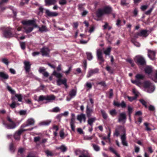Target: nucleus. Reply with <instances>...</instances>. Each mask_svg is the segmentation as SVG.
<instances>
[{
  "instance_id": "nucleus-58",
  "label": "nucleus",
  "mask_w": 157,
  "mask_h": 157,
  "mask_svg": "<svg viewBox=\"0 0 157 157\" xmlns=\"http://www.w3.org/2000/svg\"><path fill=\"white\" fill-rule=\"evenodd\" d=\"M10 150L12 152H13L14 150V149L13 147V145L12 144H11L10 145Z\"/></svg>"
},
{
  "instance_id": "nucleus-50",
  "label": "nucleus",
  "mask_w": 157,
  "mask_h": 157,
  "mask_svg": "<svg viewBox=\"0 0 157 157\" xmlns=\"http://www.w3.org/2000/svg\"><path fill=\"white\" fill-rule=\"evenodd\" d=\"M60 110L59 108L58 107H56L53 108L52 111L53 112H57Z\"/></svg>"
},
{
  "instance_id": "nucleus-19",
  "label": "nucleus",
  "mask_w": 157,
  "mask_h": 157,
  "mask_svg": "<svg viewBox=\"0 0 157 157\" xmlns=\"http://www.w3.org/2000/svg\"><path fill=\"white\" fill-rule=\"evenodd\" d=\"M24 64L26 72H29L30 70L31 65L30 62L29 61H25L24 62Z\"/></svg>"
},
{
  "instance_id": "nucleus-47",
  "label": "nucleus",
  "mask_w": 157,
  "mask_h": 157,
  "mask_svg": "<svg viewBox=\"0 0 157 157\" xmlns=\"http://www.w3.org/2000/svg\"><path fill=\"white\" fill-rule=\"evenodd\" d=\"M132 41L133 42V44L135 46L137 47H140V44L138 42L136 41H133L132 40Z\"/></svg>"
},
{
  "instance_id": "nucleus-31",
  "label": "nucleus",
  "mask_w": 157,
  "mask_h": 157,
  "mask_svg": "<svg viewBox=\"0 0 157 157\" xmlns=\"http://www.w3.org/2000/svg\"><path fill=\"white\" fill-rule=\"evenodd\" d=\"M56 148L57 149H60L63 152L66 151L67 150V148L63 145H62L60 147H56Z\"/></svg>"
},
{
  "instance_id": "nucleus-1",
  "label": "nucleus",
  "mask_w": 157,
  "mask_h": 157,
  "mask_svg": "<svg viewBox=\"0 0 157 157\" xmlns=\"http://www.w3.org/2000/svg\"><path fill=\"white\" fill-rule=\"evenodd\" d=\"M21 23L23 25V28L25 32L27 33H28L32 32L34 27H38L36 24V19H33L32 20H24L21 21Z\"/></svg>"
},
{
  "instance_id": "nucleus-60",
  "label": "nucleus",
  "mask_w": 157,
  "mask_h": 157,
  "mask_svg": "<svg viewBox=\"0 0 157 157\" xmlns=\"http://www.w3.org/2000/svg\"><path fill=\"white\" fill-rule=\"evenodd\" d=\"M40 54V52H34L32 53V55L33 56L35 57L39 55Z\"/></svg>"
},
{
  "instance_id": "nucleus-6",
  "label": "nucleus",
  "mask_w": 157,
  "mask_h": 157,
  "mask_svg": "<svg viewBox=\"0 0 157 157\" xmlns=\"http://www.w3.org/2000/svg\"><path fill=\"white\" fill-rule=\"evenodd\" d=\"M144 77V75L142 74H138L135 76L136 79L135 80L131 81L132 82L138 86H140L141 84V80H143Z\"/></svg>"
},
{
  "instance_id": "nucleus-35",
  "label": "nucleus",
  "mask_w": 157,
  "mask_h": 157,
  "mask_svg": "<svg viewBox=\"0 0 157 157\" xmlns=\"http://www.w3.org/2000/svg\"><path fill=\"white\" fill-rule=\"evenodd\" d=\"M86 54L87 56V58L89 60H90L93 59V56L91 52H87L86 53Z\"/></svg>"
},
{
  "instance_id": "nucleus-10",
  "label": "nucleus",
  "mask_w": 157,
  "mask_h": 157,
  "mask_svg": "<svg viewBox=\"0 0 157 157\" xmlns=\"http://www.w3.org/2000/svg\"><path fill=\"white\" fill-rule=\"evenodd\" d=\"M33 128H29L28 129H22V128L18 130L17 132H16L14 135V138L16 140H19L20 138V136L21 134L24 131H26L27 130L31 131Z\"/></svg>"
},
{
  "instance_id": "nucleus-28",
  "label": "nucleus",
  "mask_w": 157,
  "mask_h": 157,
  "mask_svg": "<svg viewBox=\"0 0 157 157\" xmlns=\"http://www.w3.org/2000/svg\"><path fill=\"white\" fill-rule=\"evenodd\" d=\"M96 120V118L95 117L89 118L87 122L88 124L91 126L93 125V123Z\"/></svg>"
},
{
  "instance_id": "nucleus-44",
  "label": "nucleus",
  "mask_w": 157,
  "mask_h": 157,
  "mask_svg": "<svg viewBox=\"0 0 157 157\" xmlns=\"http://www.w3.org/2000/svg\"><path fill=\"white\" fill-rule=\"evenodd\" d=\"M149 124L147 122H145L144 123V125L146 127V130L148 131H150L151 130V129L148 126Z\"/></svg>"
},
{
  "instance_id": "nucleus-49",
  "label": "nucleus",
  "mask_w": 157,
  "mask_h": 157,
  "mask_svg": "<svg viewBox=\"0 0 157 157\" xmlns=\"http://www.w3.org/2000/svg\"><path fill=\"white\" fill-rule=\"evenodd\" d=\"M128 98L129 100L131 101H132L135 100L137 97H129V96H128Z\"/></svg>"
},
{
  "instance_id": "nucleus-18",
  "label": "nucleus",
  "mask_w": 157,
  "mask_h": 157,
  "mask_svg": "<svg viewBox=\"0 0 157 157\" xmlns=\"http://www.w3.org/2000/svg\"><path fill=\"white\" fill-rule=\"evenodd\" d=\"M155 53L154 51L148 50V56L151 60H154L155 58Z\"/></svg>"
},
{
  "instance_id": "nucleus-16",
  "label": "nucleus",
  "mask_w": 157,
  "mask_h": 157,
  "mask_svg": "<svg viewBox=\"0 0 157 157\" xmlns=\"http://www.w3.org/2000/svg\"><path fill=\"white\" fill-rule=\"evenodd\" d=\"M40 52L41 53L42 56H47L49 54L50 50L48 48L44 47L41 49Z\"/></svg>"
},
{
  "instance_id": "nucleus-34",
  "label": "nucleus",
  "mask_w": 157,
  "mask_h": 157,
  "mask_svg": "<svg viewBox=\"0 0 157 157\" xmlns=\"http://www.w3.org/2000/svg\"><path fill=\"white\" fill-rule=\"evenodd\" d=\"M39 31L41 32H46L48 31V30L47 28V27L44 25H42L41 27H39Z\"/></svg>"
},
{
  "instance_id": "nucleus-52",
  "label": "nucleus",
  "mask_w": 157,
  "mask_h": 157,
  "mask_svg": "<svg viewBox=\"0 0 157 157\" xmlns=\"http://www.w3.org/2000/svg\"><path fill=\"white\" fill-rule=\"evenodd\" d=\"M152 79L155 82H157V70L156 71L155 77L152 78Z\"/></svg>"
},
{
  "instance_id": "nucleus-54",
  "label": "nucleus",
  "mask_w": 157,
  "mask_h": 157,
  "mask_svg": "<svg viewBox=\"0 0 157 157\" xmlns=\"http://www.w3.org/2000/svg\"><path fill=\"white\" fill-rule=\"evenodd\" d=\"M98 84H100L103 87H105L106 86V84L104 81H102L98 82Z\"/></svg>"
},
{
  "instance_id": "nucleus-53",
  "label": "nucleus",
  "mask_w": 157,
  "mask_h": 157,
  "mask_svg": "<svg viewBox=\"0 0 157 157\" xmlns=\"http://www.w3.org/2000/svg\"><path fill=\"white\" fill-rule=\"evenodd\" d=\"M109 149L111 152L115 154L117 153L116 151L112 147H109Z\"/></svg>"
},
{
  "instance_id": "nucleus-22",
  "label": "nucleus",
  "mask_w": 157,
  "mask_h": 157,
  "mask_svg": "<svg viewBox=\"0 0 157 157\" xmlns=\"http://www.w3.org/2000/svg\"><path fill=\"white\" fill-rule=\"evenodd\" d=\"M93 112L92 109H91L87 105L86 107V113L87 117H90L91 116V114Z\"/></svg>"
},
{
  "instance_id": "nucleus-59",
  "label": "nucleus",
  "mask_w": 157,
  "mask_h": 157,
  "mask_svg": "<svg viewBox=\"0 0 157 157\" xmlns=\"http://www.w3.org/2000/svg\"><path fill=\"white\" fill-rule=\"evenodd\" d=\"M127 61L132 66H134V63H133L131 59H128L127 60Z\"/></svg>"
},
{
  "instance_id": "nucleus-61",
  "label": "nucleus",
  "mask_w": 157,
  "mask_h": 157,
  "mask_svg": "<svg viewBox=\"0 0 157 157\" xmlns=\"http://www.w3.org/2000/svg\"><path fill=\"white\" fill-rule=\"evenodd\" d=\"M43 8L42 7H40L39 8V11L38 12V14H42L43 13Z\"/></svg>"
},
{
  "instance_id": "nucleus-33",
  "label": "nucleus",
  "mask_w": 157,
  "mask_h": 157,
  "mask_svg": "<svg viewBox=\"0 0 157 157\" xmlns=\"http://www.w3.org/2000/svg\"><path fill=\"white\" fill-rule=\"evenodd\" d=\"M45 152L47 156H52L54 155L52 151L48 150L45 151Z\"/></svg>"
},
{
  "instance_id": "nucleus-2",
  "label": "nucleus",
  "mask_w": 157,
  "mask_h": 157,
  "mask_svg": "<svg viewBox=\"0 0 157 157\" xmlns=\"http://www.w3.org/2000/svg\"><path fill=\"white\" fill-rule=\"evenodd\" d=\"M121 130H122L123 132V134L121 136V143L124 146H127L128 144L126 141V137L125 131V129L123 127L121 126H118L115 129V131L113 133V136L117 137L118 136L120 135V132Z\"/></svg>"
},
{
  "instance_id": "nucleus-15",
  "label": "nucleus",
  "mask_w": 157,
  "mask_h": 157,
  "mask_svg": "<svg viewBox=\"0 0 157 157\" xmlns=\"http://www.w3.org/2000/svg\"><path fill=\"white\" fill-rule=\"evenodd\" d=\"M126 119V114L124 113H122L120 114L118 118V121L122 122L124 123Z\"/></svg>"
},
{
  "instance_id": "nucleus-32",
  "label": "nucleus",
  "mask_w": 157,
  "mask_h": 157,
  "mask_svg": "<svg viewBox=\"0 0 157 157\" xmlns=\"http://www.w3.org/2000/svg\"><path fill=\"white\" fill-rule=\"evenodd\" d=\"M92 145L95 151H98L100 150V147L98 145L94 144H92Z\"/></svg>"
},
{
  "instance_id": "nucleus-3",
  "label": "nucleus",
  "mask_w": 157,
  "mask_h": 157,
  "mask_svg": "<svg viewBox=\"0 0 157 157\" xmlns=\"http://www.w3.org/2000/svg\"><path fill=\"white\" fill-rule=\"evenodd\" d=\"M52 75L55 76L58 78L56 81L58 85L60 86L62 84H63L66 88H67V85L66 83L67 80L65 78L63 79L61 78L63 76L61 74L57 72L56 71H54L52 73Z\"/></svg>"
},
{
  "instance_id": "nucleus-56",
  "label": "nucleus",
  "mask_w": 157,
  "mask_h": 157,
  "mask_svg": "<svg viewBox=\"0 0 157 157\" xmlns=\"http://www.w3.org/2000/svg\"><path fill=\"white\" fill-rule=\"evenodd\" d=\"M61 1L59 2V3L61 5H64L66 3V0H61Z\"/></svg>"
},
{
  "instance_id": "nucleus-8",
  "label": "nucleus",
  "mask_w": 157,
  "mask_h": 157,
  "mask_svg": "<svg viewBox=\"0 0 157 157\" xmlns=\"http://www.w3.org/2000/svg\"><path fill=\"white\" fill-rule=\"evenodd\" d=\"M134 60L139 65H144L146 64L144 59L140 55L136 56L134 58Z\"/></svg>"
},
{
  "instance_id": "nucleus-43",
  "label": "nucleus",
  "mask_w": 157,
  "mask_h": 157,
  "mask_svg": "<svg viewBox=\"0 0 157 157\" xmlns=\"http://www.w3.org/2000/svg\"><path fill=\"white\" fill-rule=\"evenodd\" d=\"M7 88L8 90L9 91L11 94H14L15 93V91L13 90H12L10 86H7Z\"/></svg>"
},
{
  "instance_id": "nucleus-9",
  "label": "nucleus",
  "mask_w": 157,
  "mask_h": 157,
  "mask_svg": "<svg viewBox=\"0 0 157 157\" xmlns=\"http://www.w3.org/2000/svg\"><path fill=\"white\" fill-rule=\"evenodd\" d=\"M7 119L8 121L11 123V124L7 125L3 122V124L5 126L6 128L8 129H11L15 128L16 127L15 123L13 122L12 119L9 117H7Z\"/></svg>"
},
{
  "instance_id": "nucleus-20",
  "label": "nucleus",
  "mask_w": 157,
  "mask_h": 157,
  "mask_svg": "<svg viewBox=\"0 0 157 157\" xmlns=\"http://www.w3.org/2000/svg\"><path fill=\"white\" fill-rule=\"evenodd\" d=\"M148 31L147 30H144L141 31L140 32L138 33V36L146 37L148 35Z\"/></svg>"
},
{
  "instance_id": "nucleus-41",
  "label": "nucleus",
  "mask_w": 157,
  "mask_h": 157,
  "mask_svg": "<svg viewBox=\"0 0 157 157\" xmlns=\"http://www.w3.org/2000/svg\"><path fill=\"white\" fill-rule=\"evenodd\" d=\"M15 97L18 99V101L21 102L22 100V96L21 94H16Z\"/></svg>"
},
{
  "instance_id": "nucleus-21",
  "label": "nucleus",
  "mask_w": 157,
  "mask_h": 157,
  "mask_svg": "<svg viewBox=\"0 0 157 157\" xmlns=\"http://www.w3.org/2000/svg\"><path fill=\"white\" fill-rule=\"evenodd\" d=\"M77 119L80 121V123H81L82 121H84L85 122L86 119L85 115L83 114H81L78 115Z\"/></svg>"
},
{
  "instance_id": "nucleus-14",
  "label": "nucleus",
  "mask_w": 157,
  "mask_h": 157,
  "mask_svg": "<svg viewBox=\"0 0 157 157\" xmlns=\"http://www.w3.org/2000/svg\"><path fill=\"white\" fill-rule=\"evenodd\" d=\"M99 70L98 68H95L94 69H90L89 70L88 73L87 75V77L89 78L93 75L96 74L98 73Z\"/></svg>"
},
{
  "instance_id": "nucleus-17",
  "label": "nucleus",
  "mask_w": 157,
  "mask_h": 157,
  "mask_svg": "<svg viewBox=\"0 0 157 157\" xmlns=\"http://www.w3.org/2000/svg\"><path fill=\"white\" fill-rule=\"evenodd\" d=\"M45 13L47 16L50 17H56L57 16L58 14L57 13L55 12H51L48 9L46 10Z\"/></svg>"
},
{
  "instance_id": "nucleus-11",
  "label": "nucleus",
  "mask_w": 157,
  "mask_h": 157,
  "mask_svg": "<svg viewBox=\"0 0 157 157\" xmlns=\"http://www.w3.org/2000/svg\"><path fill=\"white\" fill-rule=\"evenodd\" d=\"M13 29L11 28H8L6 30L3 32V35L5 37L10 38L14 36L11 32H12Z\"/></svg>"
},
{
  "instance_id": "nucleus-4",
  "label": "nucleus",
  "mask_w": 157,
  "mask_h": 157,
  "mask_svg": "<svg viewBox=\"0 0 157 157\" xmlns=\"http://www.w3.org/2000/svg\"><path fill=\"white\" fill-rule=\"evenodd\" d=\"M112 11V8L110 6L105 7L102 9H99L97 12L98 17H100L104 14H109Z\"/></svg>"
},
{
  "instance_id": "nucleus-37",
  "label": "nucleus",
  "mask_w": 157,
  "mask_h": 157,
  "mask_svg": "<svg viewBox=\"0 0 157 157\" xmlns=\"http://www.w3.org/2000/svg\"><path fill=\"white\" fill-rule=\"evenodd\" d=\"M111 50V48L110 47H108L106 50L104 51V53L106 55H109L110 52Z\"/></svg>"
},
{
  "instance_id": "nucleus-55",
  "label": "nucleus",
  "mask_w": 157,
  "mask_h": 157,
  "mask_svg": "<svg viewBox=\"0 0 157 157\" xmlns=\"http://www.w3.org/2000/svg\"><path fill=\"white\" fill-rule=\"evenodd\" d=\"M121 3L123 6H126L128 4V3L126 2L125 0H122Z\"/></svg>"
},
{
  "instance_id": "nucleus-26",
  "label": "nucleus",
  "mask_w": 157,
  "mask_h": 157,
  "mask_svg": "<svg viewBox=\"0 0 157 157\" xmlns=\"http://www.w3.org/2000/svg\"><path fill=\"white\" fill-rule=\"evenodd\" d=\"M46 4L48 5H51L55 4L56 2V0H45Z\"/></svg>"
},
{
  "instance_id": "nucleus-42",
  "label": "nucleus",
  "mask_w": 157,
  "mask_h": 157,
  "mask_svg": "<svg viewBox=\"0 0 157 157\" xmlns=\"http://www.w3.org/2000/svg\"><path fill=\"white\" fill-rule=\"evenodd\" d=\"M133 110V108L129 106H128V111L129 117H130L131 114L132 113Z\"/></svg>"
},
{
  "instance_id": "nucleus-24",
  "label": "nucleus",
  "mask_w": 157,
  "mask_h": 157,
  "mask_svg": "<svg viewBox=\"0 0 157 157\" xmlns=\"http://www.w3.org/2000/svg\"><path fill=\"white\" fill-rule=\"evenodd\" d=\"M76 91L74 89H72L70 92L69 93V95L71 97V98L68 99V97L67 98V100L68 101H70L71 98L75 97L76 94Z\"/></svg>"
},
{
  "instance_id": "nucleus-40",
  "label": "nucleus",
  "mask_w": 157,
  "mask_h": 157,
  "mask_svg": "<svg viewBox=\"0 0 157 157\" xmlns=\"http://www.w3.org/2000/svg\"><path fill=\"white\" fill-rule=\"evenodd\" d=\"M95 136V134H94L92 136H85L84 138L86 140H91Z\"/></svg>"
},
{
  "instance_id": "nucleus-62",
  "label": "nucleus",
  "mask_w": 157,
  "mask_h": 157,
  "mask_svg": "<svg viewBox=\"0 0 157 157\" xmlns=\"http://www.w3.org/2000/svg\"><path fill=\"white\" fill-rule=\"evenodd\" d=\"M149 109L150 111H153L155 110V107L153 105H150L149 107Z\"/></svg>"
},
{
  "instance_id": "nucleus-57",
  "label": "nucleus",
  "mask_w": 157,
  "mask_h": 157,
  "mask_svg": "<svg viewBox=\"0 0 157 157\" xmlns=\"http://www.w3.org/2000/svg\"><path fill=\"white\" fill-rule=\"evenodd\" d=\"M109 25L108 23L107 22H105V24L102 26L103 28V29L105 30L107 29Z\"/></svg>"
},
{
  "instance_id": "nucleus-23",
  "label": "nucleus",
  "mask_w": 157,
  "mask_h": 157,
  "mask_svg": "<svg viewBox=\"0 0 157 157\" xmlns=\"http://www.w3.org/2000/svg\"><path fill=\"white\" fill-rule=\"evenodd\" d=\"M51 122V120H47L40 122L39 124L40 125L47 126L49 125Z\"/></svg>"
},
{
  "instance_id": "nucleus-45",
  "label": "nucleus",
  "mask_w": 157,
  "mask_h": 157,
  "mask_svg": "<svg viewBox=\"0 0 157 157\" xmlns=\"http://www.w3.org/2000/svg\"><path fill=\"white\" fill-rule=\"evenodd\" d=\"M2 62L7 65H8L9 63V62L8 61V59L6 58L2 59Z\"/></svg>"
},
{
  "instance_id": "nucleus-39",
  "label": "nucleus",
  "mask_w": 157,
  "mask_h": 157,
  "mask_svg": "<svg viewBox=\"0 0 157 157\" xmlns=\"http://www.w3.org/2000/svg\"><path fill=\"white\" fill-rule=\"evenodd\" d=\"M60 136L62 139H63L65 137V135L63 129L61 130L60 132Z\"/></svg>"
},
{
  "instance_id": "nucleus-38",
  "label": "nucleus",
  "mask_w": 157,
  "mask_h": 157,
  "mask_svg": "<svg viewBox=\"0 0 157 157\" xmlns=\"http://www.w3.org/2000/svg\"><path fill=\"white\" fill-rule=\"evenodd\" d=\"M101 112L102 114L103 118L104 119H106L108 117V115L105 111L103 110H101Z\"/></svg>"
},
{
  "instance_id": "nucleus-29",
  "label": "nucleus",
  "mask_w": 157,
  "mask_h": 157,
  "mask_svg": "<svg viewBox=\"0 0 157 157\" xmlns=\"http://www.w3.org/2000/svg\"><path fill=\"white\" fill-rule=\"evenodd\" d=\"M15 99V98L14 97H12L11 99L13 101L12 103L10 105V106L12 109L15 108L16 106V105L17 104L16 102L14 101Z\"/></svg>"
},
{
  "instance_id": "nucleus-27",
  "label": "nucleus",
  "mask_w": 157,
  "mask_h": 157,
  "mask_svg": "<svg viewBox=\"0 0 157 157\" xmlns=\"http://www.w3.org/2000/svg\"><path fill=\"white\" fill-rule=\"evenodd\" d=\"M0 78L3 79H7L9 78V76L6 73L3 72H0Z\"/></svg>"
},
{
  "instance_id": "nucleus-64",
  "label": "nucleus",
  "mask_w": 157,
  "mask_h": 157,
  "mask_svg": "<svg viewBox=\"0 0 157 157\" xmlns=\"http://www.w3.org/2000/svg\"><path fill=\"white\" fill-rule=\"evenodd\" d=\"M147 7L148 6H146V5H143V6H142L141 7V9L143 11H144L145 10H146L147 8Z\"/></svg>"
},
{
  "instance_id": "nucleus-7",
  "label": "nucleus",
  "mask_w": 157,
  "mask_h": 157,
  "mask_svg": "<svg viewBox=\"0 0 157 157\" xmlns=\"http://www.w3.org/2000/svg\"><path fill=\"white\" fill-rule=\"evenodd\" d=\"M55 98L56 97L53 95H47L46 96L41 95L39 97L37 101H43L44 100H46L48 102H49L55 100Z\"/></svg>"
},
{
  "instance_id": "nucleus-12",
  "label": "nucleus",
  "mask_w": 157,
  "mask_h": 157,
  "mask_svg": "<svg viewBox=\"0 0 157 157\" xmlns=\"http://www.w3.org/2000/svg\"><path fill=\"white\" fill-rule=\"evenodd\" d=\"M34 122L35 121L33 119L29 118L27 120L25 124H24L21 126V128H23L29 126L34 125Z\"/></svg>"
},
{
  "instance_id": "nucleus-30",
  "label": "nucleus",
  "mask_w": 157,
  "mask_h": 157,
  "mask_svg": "<svg viewBox=\"0 0 157 157\" xmlns=\"http://www.w3.org/2000/svg\"><path fill=\"white\" fill-rule=\"evenodd\" d=\"M84 151L78 157H90L87 151Z\"/></svg>"
},
{
  "instance_id": "nucleus-25",
  "label": "nucleus",
  "mask_w": 157,
  "mask_h": 157,
  "mask_svg": "<svg viewBox=\"0 0 157 157\" xmlns=\"http://www.w3.org/2000/svg\"><path fill=\"white\" fill-rule=\"evenodd\" d=\"M152 71V68L151 67L147 66L144 68V71L146 74H148L151 73Z\"/></svg>"
},
{
  "instance_id": "nucleus-5",
  "label": "nucleus",
  "mask_w": 157,
  "mask_h": 157,
  "mask_svg": "<svg viewBox=\"0 0 157 157\" xmlns=\"http://www.w3.org/2000/svg\"><path fill=\"white\" fill-rule=\"evenodd\" d=\"M144 85L145 90L148 93H151L154 90V85L149 81H145L144 83Z\"/></svg>"
},
{
  "instance_id": "nucleus-51",
  "label": "nucleus",
  "mask_w": 157,
  "mask_h": 157,
  "mask_svg": "<svg viewBox=\"0 0 157 157\" xmlns=\"http://www.w3.org/2000/svg\"><path fill=\"white\" fill-rule=\"evenodd\" d=\"M120 106H121L122 108H124L126 107V104L124 101H122L120 103Z\"/></svg>"
},
{
  "instance_id": "nucleus-63",
  "label": "nucleus",
  "mask_w": 157,
  "mask_h": 157,
  "mask_svg": "<svg viewBox=\"0 0 157 157\" xmlns=\"http://www.w3.org/2000/svg\"><path fill=\"white\" fill-rule=\"evenodd\" d=\"M86 86L88 88L90 89L92 87V85L90 83L87 82L86 84Z\"/></svg>"
},
{
  "instance_id": "nucleus-46",
  "label": "nucleus",
  "mask_w": 157,
  "mask_h": 157,
  "mask_svg": "<svg viewBox=\"0 0 157 157\" xmlns=\"http://www.w3.org/2000/svg\"><path fill=\"white\" fill-rule=\"evenodd\" d=\"M20 45L22 49L24 50L25 49V43L24 42H21L20 43Z\"/></svg>"
},
{
  "instance_id": "nucleus-48",
  "label": "nucleus",
  "mask_w": 157,
  "mask_h": 157,
  "mask_svg": "<svg viewBox=\"0 0 157 157\" xmlns=\"http://www.w3.org/2000/svg\"><path fill=\"white\" fill-rule=\"evenodd\" d=\"M140 101L141 103L144 105L146 108L147 107V106L146 105V101L143 99H141L140 100Z\"/></svg>"
},
{
  "instance_id": "nucleus-13",
  "label": "nucleus",
  "mask_w": 157,
  "mask_h": 157,
  "mask_svg": "<svg viewBox=\"0 0 157 157\" xmlns=\"http://www.w3.org/2000/svg\"><path fill=\"white\" fill-rule=\"evenodd\" d=\"M97 55L98 60L103 62L104 60L103 58L102 54V51L101 49H98L97 50Z\"/></svg>"
},
{
  "instance_id": "nucleus-36",
  "label": "nucleus",
  "mask_w": 157,
  "mask_h": 157,
  "mask_svg": "<svg viewBox=\"0 0 157 157\" xmlns=\"http://www.w3.org/2000/svg\"><path fill=\"white\" fill-rule=\"evenodd\" d=\"M109 113L113 117H114L117 114V112L116 110L115 109L110 110L109 112Z\"/></svg>"
}]
</instances>
